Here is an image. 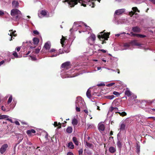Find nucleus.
Instances as JSON below:
<instances>
[{
  "label": "nucleus",
  "instance_id": "1",
  "mask_svg": "<svg viewBox=\"0 0 155 155\" xmlns=\"http://www.w3.org/2000/svg\"><path fill=\"white\" fill-rule=\"evenodd\" d=\"M11 15L12 16L13 20L18 21L21 17L22 14L18 9H14L11 11Z\"/></svg>",
  "mask_w": 155,
  "mask_h": 155
},
{
  "label": "nucleus",
  "instance_id": "2",
  "mask_svg": "<svg viewBox=\"0 0 155 155\" xmlns=\"http://www.w3.org/2000/svg\"><path fill=\"white\" fill-rule=\"evenodd\" d=\"M85 1H84V2L87 3L88 1V0H85ZM64 2H67L68 3L69 5L71 7H72L74 6L75 5L77 4L78 2L81 3L82 5L84 7L86 6V5L84 3V1L82 0H65Z\"/></svg>",
  "mask_w": 155,
  "mask_h": 155
},
{
  "label": "nucleus",
  "instance_id": "3",
  "mask_svg": "<svg viewBox=\"0 0 155 155\" xmlns=\"http://www.w3.org/2000/svg\"><path fill=\"white\" fill-rule=\"evenodd\" d=\"M84 103V101L82 100L81 97H77L75 105L76 110L77 111H80V108L82 107V105Z\"/></svg>",
  "mask_w": 155,
  "mask_h": 155
},
{
  "label": "nucleus",
  "instance_id": "4",
  "mask_svg": "<svg viewBox=\"0 0 155 155\" xmlns=\"http://www.w3.org/2000/svg\"><path fill=\"white\" fill-rule=\"evenodd\" d=\"M135 118L138 123H140L142 124L145 123L147 120L144 116L140 115L136 116Z\"/></svg>",
  "mask_w": 155,
  "mask_h": 155
},
{
  "label": "nucleus",
  "instance_id": "5",
  "mask_svg": "<svg viewBox=\"0 0 155 155\" xmlns=\"http://www.w3.org/2000/svg\"><path fill=\"white\" fill-rule=\"evenodd\" d=\"M33 41L34 44L35 45V46H32L31 45L32 44L31 43V41H29L26 42V43H28L29 47H30V48L32 49L35 48L36 47V45L38 43L39 40L37 38H34L33 39Z\"/></svg>",
  "mask_w": 155,
  "mask_h": 155
},
{
  "label": "nucleus",
  "instance_id": "6",
  "mask_svg": "<svg viewBox=\"0 0 155 155\" xmlns=\"http://www.w3.org/2000/svg\"><path fill=\"white\" fill-rule=\"evenodd\" d=\"M95 39L96 36L95 35L93 34H91L90 36L88 37L87 40L88 43L91 45H92L94 43Z\"/></svg>",
  "mask_w": 155,
  "mask_h": 155
},
{
  "label": "nucleus",
  "instance_id": "7",
  "mask_svg": "<svg viewBox=\"0 0 155 155\" xmlns=\"http://www.w3.org/2000/svg\"><path fill=\"white\" fill-rule=\"evenodd\" d=\"M104 31L103 32H102L100 33L101 35H99L98 36V38L100 39L101 38H104L105 39L107 40V38L108 37L110 33H104Z\"/></svg>",
  "mask_w": 155,
  "mask_h": 155
},
{
  "label": "nucleus",
  "instance_id": "8",
  "mask_svg": "<svg viewBox=\"0 0 155 155\" xmlns=\"http://www.w3.org/2000/svg\"><path fill=\"white\" fill-rule=\"evenodd\" d=\"M8 147L7 144H5L3 145L0 149V152L2 154L4 153L6 151Z\"/></svg>",
  "mask_w": 155,
  "mask_h": 155
},
{
  "label": "nucleus",
  "instance_id": "9",
  "mask_svg": "<svg viewBox=\"0 0 155 155\" xmlns=\"http://www.w3.org/2000/svg\"><path fill=\"white\" fill-rule=\"evenodd\" d=\"M81 26L78 25V24H74L73 25L72 28L70 29V31L71 32L72 30L74 31H77Z\"/></svg>",
  "mask_w": 155,
  "mask_h": 155
},
{
  "label": "nucleus",
  "instance_id": "10",
  "mask_svg": "<svg viewBox=\"0 0 155 155\" xmlns=\"http://www.w3.org/2000/svg\"><path fill=\"white\" fill-rule=\"evenodd\" d=\"M132 9L133 10L134 12L131 11L129 13V15L130 16H132L136 11H137L138 12H139V11L138 10L137 8L136 7H133L132 8Z\"/></svg>",
  "mask_w": 155,
  "mask_h": 155
},
{
  "label": "nucleus",
  "instance_id": "11",
  "mask_svg": "<svg viewBox=\"0 0 155 155\" xmlns=\"http://www.w3.org/2000/svg\"><path fill=\"white\" fill-rule=\"evenodd\" d=\"M98 128L100 131H103L105 129L104 126L102 123H100L98 124Z\"/></svg>",
  "mask_w": 155,
  "mask_h": 155
},
{
  "label": "nucleus",
  "instance_id": "12",
  "mask_svg": "<svg viewBox=\"0 0 155 155\" xmlns=\"http://www.w3.org/2000/svg\"><path fill=\"white\" fill-rule=\"evenodd\" d=\"M70 65V63L69 62H67L62 64L61 67L62 68H66V69H68V67Z\"/></svg>",
  "mask_w": 155,
  "mask_h": 155
},
{
  "label": "nucleus",
  "instance_id": "13",
  "mask_svg": "<svg viewBox=\"0 0 155 155\" xmlns=\"http://www.w3.org/2000/svg\"><path fill=\"white\" fill-rule=\"evenodd\" d=\"M125 10L124 9H121L116 10L115 13V15H119L125 12Z\"/></svg>",
  "mask_w": 155,
  "mask_h": 155
},
{
  "label": "nucleus",
  "instance_id": "14",
  "mask_svg": "<svg viewBox=\"0 0 155 155\" xmlns=\"http://www.w3.org/2000/svg\"><path fill=\"white\" fill-rule=\"evenodd\" d=\"M50 47L51 45L50 43L47 42L45 44L43 50H44V49H45L46 50L48 51L50 48Z\"/></svg>",
  "mask_w": 155,
  "mask_h": 155
},
{
  "label": "nucleus",
  "instance_id": "15",
  "mask_svg": "<svg viewBox=\"0 0 155 155\" xmlns=\"http://www.w3.org/2000/svg\"><path fill=\"white\" fill-rule=\"evenodd\" d=\"M41 14L43 16L48 17H49V13L48 12L45 10H42L41 11Z\"/></svg>",
  "mask_w": 155,
  "mask_h": 155
},
{
  "label": "nucleus",
  "instance_id": "16",
  "mask_svg": "<svg viewBox=\"0 0 155 155\" xmlns=\"http://www.w3.org/2000/svg\"><path fill=\"white\" fill-rule=\"evenodd\" d=\"M125 94L128 97H130L132 93L129 90V89L127 88L125 92Z\"/></svg>",
  "mask_w": 155,
  "mask_h": 155
},
{
  "label": "nucleus",
  "instance_id": "17",
  "mask_svg": "<svg viewBox=\"0 0 155 155\" xmlns=\"http://www.w3.org/2000/svg\"><path fill=\"white\" fill-rule=\"evenodd\" d=\"M125 124L124 122H121L120 126V131L123 130H124L125 128Z\"/></svg>",
  "mask_w": 155,
  "mask_h": 155
},
{
  "label": "nucleus",
  "instance_id": "18",
  "mask_svg": "<svg viewBox=\"0 0 155 155\" xmlns=\"http://www.w3.org/2000/svg\"><path fill=\"white\" fill-rule=\"evenodd\" d=\"M132 45V43H125L124 45V47L125 48L124 49H130V47Z\"/></svg>",
  "mask_w": 155,
  "mask_h": 155
},
{
  "label": "nucleus",
  "instance_id": "19",
  "mask_svg": "<svg viewBox=\"0 0 155 155\" xmlns=\"http://www.w3.org/2000/svg\"><path fill=\"white\" fill-rule=\"evenodd\" d=\"M132 30L134 32H139L140 31V29L137 26L133 27Z\"/></svg>",
  "mask_w": 155,
  "mask_h": 155
},
{
  "label": "nucleus",
  "instance_id": "20",
  "mask_svg": "<svg viewBox=\"0 0 155 155\" xmlns=\"http://www.w3.org/2000/svg\"><path fill=\"white\" fill-rule=\"evenodd\" d=\"M122 142L119 140H118V141L117 142V146L120 149V150H121V148L122 147Z\"/></svg>",
  "mask_w": 155,
  "mask_h": 155
},
{
  "label": "nucleus",
  "instance_id": "21",
  "mask_svg": "<svg viewBox=\"0 0 155 155\" xmlns=\"http://www.w3.org/2000/svg\"><path fill=\"white\" fill-rule=\"evenodd\" d=\"M109 150L110 153H114L116 151V149L114 147H110L109 148Z\"/></svg>",
  "mask_w": 155,
  "mask_h": 155
},
{
  "label": "nucleus",
  "instance_id": "22",
  "mask_svg": "<svg viewBox=\"0 0 155 155\" xmlns=\"http://www.w3.org/2000/svg\"><path fill=\"white\" fill-rule=\"evenodd\" d=\"M12 4L13 7L15 8L18 6V3L17 1H14L12 2Z\"/></svg>",
  "mask_w": 155,
  "mask_h": 155
},
{
  "label": "nucleus",
  "instance_id": "23",
  "mask_svg": "<svg viewBox=\"0 0 155 155\" xmlns=\"http://www.w3.org/2000/svg\"><path fill=\"white\" fill-rule=\"evenodd\" d=\"M72 140L74 144L77 146L78 145V142L77 138L75 137H73Z\"/></svg>",
  "mask_w": 155,
  "mask_h": 155
},
{
  "label": "nucleus",
  "instance_id": "24",
  "mask_svg": "<svg viewBox=\"0 0 155 155\" xmlns=\"http://www.w3.org/2000/svg\"><path fill=\"white\" fill-rule=\"evenodd\" d=\"M72 124L74 126H75L78 124V121L76 119L74 118L72 120Z\"/></svg>",
  "mask_w": 155,
  "mask_h": 155
},
{
  "label": "nucleus",
  "instance_id": "25",
  "mask_svg": "<svg viewBox=\"0 0 155 155\" xmlns=\"http://www.w3.org/2000/svg\"><path fill=\"white\" fill-rule=\"evenodd\" d=\"M72 128L71 127H69L66 129V132L68 133H71L72 132Z\"/></svg>",
  "mask_w": 155,
  "mask_h": 155
},
{
  "label": "nucleus",
  "instance_id": "26",
  "mask_svg": "<svg viewBox=\"0 0 155 155\" xmlns=\"http://www.w3.org/2000/svg\"><path fill=\"white\" fill-rule=\"evenodd\" d=\"M68 146L69 148L71 149H73L74 148V147L73 143L71 142H70L68 143Z\"/></svg>",
  "mask_w": 155,
  "mask_h": 155
},
{
  "label": "nucleus",
  "instance_id": "27",
  "mask_svg": "<svg viewBox=\"0 0 155 155\" xmlns=\"http://www.w3.org/2000/svg\"><path fill=\"white\" fill-rule=\"evenodd\" d=\"M54 125L55 127L58 126V128H60L61 127V124L60 122L58 123L57 122H54Z\"/></svg>",
  "mask_w": 155,
  "mask_h": 155
},
{
  "label": "nucleus",
  "instance_id": "28",
  "mask_svg": "<svg viewBox=\"0 0 155 155\" xmlns=\"http://www.w3.org/2000/svg\"><path fill=\"white\" fill-rule=\"evenodd\" d=\"M15 31H14L10 32V33H8V34L10 36H11L12 37L11 38V39H10V41H11L12 40V36H16V34H15Z\"/></svg>",
  "mask_w": 155,
  "mask_h": 155
},
{
  "label": "nucleus",
  "instance_id": "29",
  "mask_svg": "<svg viewBox=\"0 0 155 155\" xmlns=\"http://www.w3.org/2000/svg\"><path fill=\"white\" fill-rule=\"evenodd\" d=\"M86 95L87 97L89 98H90L91 97V92L89 89H88L86 93Z\"/></svg>",
  "mask_w": 155,
  "mask_h": 155
},
{
  "label": "nucleus",
  "instance_id": "30",
  "mask_svg": "<svg viewBox=\"0 0 155 155\" xmlns=\"http://www.w3.org/2000/svg\"><path fill=\"white\" fill-rule=\"evenodd\" d=\"M84 142L85 145L88 147L91 148L92 146V145L91 144L87 142L84 141Z\"/></svg>",
  "mask_w": 155,
  "mask_h": 155
},
{
  "label": "nucleus",
  "instance_id": "31",
  "mask_svg": "<svg viewBox=\"0 0 155 155\" xmlns=\"http://www.w3.org/2000/svg\"><path fill=\"white\" fill-rule=\"evenodd\" d=\"M65 38L64 37L62 36V38L61 39V44L62 45V46L64 44V41H65Z\"/></svg>",
  "mask_w": 155,
  "mask_h": 155
},
{
  "label": "nucleus",
  "instance_id": "32",
  "mask_svg": "<svg viewBox=\"0 0 155 155\" xmlns=\"http://www.w3.org/2000/svg\"><path fill=\"white\" fill-rule=\"evenodd\" d=\"M132 44L137 46H140L142 44L137 42L136 41H134L132 42Z\"/></svg>",
  "mask_w": 155,
  "mask_h": 155
},
{
  "label": "nucleus",
  "instance_id": "33",
  "mask_svg": "<svg viewBox=\"0 0 155 155\" xmlns=\"http://www.w3.org/2000/svg\"><path fill=\"white\" fill-rule=\"evenodd\" d=\"M118 114L122 116H124L127 115V113L124 111L122 112H118Z\"/></svg>",
  "mask_w": 155,
  "mask_h": 155
},
{
  "label": "nucleus",
  "instance_id": "34",
  "mask_svg": "<svg viewBox=\"0 0 155 155\" xmlns=\"http://www.w3.org/2000/svg\"><path fill=\"white\" fill-rule=\"evenodd\" d=\"M12 95H11L9 97L7 102V104H9V103H11L12 100Z\"/></svg>",
  "mask_w": 155,
  "mask_h": 155
},
{
  "label": "nucleus",
  "instance_id": "35",
  "mask_svg": "<svg viewBox=\"0 0 155 155\" xmlns=\"http://www.w3.org/2000/svg\"><path fill=\"white\" fill-rule=\"evenodd\" d=\"M114 95H111L110 96H107L106 97L107 98L109 99H112L114 97Z\"/></svg>",
  "mask_w": 155,
  "mask_h": 155
},
{
  "label": "nucleus",
  "instance_id": "36",
  "mask_svg": "<svg viewBox=\"0 0 155 155\" xmlns=\"http://www.w3.org/2000/svg\"><path fill=\"white\" fill-rule=\"evenodd\" d=\"M137 37L138 38H144L146 36L141 34H137Z\"/></svg>",
  "mask_w": 155,
  "mask_h": 155
},
{
  "label": "nucleus",
  "instance_id": "37",
  "mask_svg": "<svg viewBox=\"0 0 155 155\" xmlns=\"http://www.w3.org/2000/svg\"><path fill=\"white\" fill-rule=\"evenodd\" d=\"M153 102L155 103V99L154 100H153ZM148 110L149 111H150L151 112L155 111V108L152 109L150 108L148 109Z\"/></svg>",
  "mask_w": 155,
  "mask_h": 155
},
{
  "label": "nucleus",
  "instance_id": "38",
  "mask_svg": "<svg viewBox=\"0 0 155 155\" xmlns=\"http://www.w3.org/2000/svg\"><path fill=\"white\" fill-rule=\"evenodd\" d=\"M40 49H41V48H36L35 50V53H36V54H38V53H39V52L40 50Z\"/></svg>",
  "mask_w": 155,
  "mask_h": 155
},
{
  "label": "nucleus",
  "instance_id": "39",
  "mask_svg": "<svg viewBox=\"0 0 155 155\" xmlns=\"http://www.w3.org/2000/svg\"><path fill=\"white\" fill-rule=\"evenodd\" d=\"M113 94L118 96H119L120 95V94L117 92H116V91H114L113 92Z\"/></svg>",
  "mask_w": 155,
  "mask_h": 155
},
{
  "label": "nucleus",
  "instance_id": "40",
  "mask_svg": "<svg viewBox=\"0 0 155 155\" xmlns=\"http://www.w3.org/2000/svg\"><path fill=\"white\" fill-rule=\"evenodd\" d=\"M114 107H110L109 108V111L111 112L114 111Z\"/></svg>",
  "mask_w": 155,
  "mask_h": 155
},
{
  "label": "nucleus",
  "instance_id": "41",
  "mask_svg": "<svg viewBox=\"0 0 155 155\" xmlns=\"http://www.w3.org/2000/svg\"><path fill=\"white\" fill-rule=\"evenodd\" d=\"M13 54L15 57L18 58V57L17 53L16 52H14Z\"/></svg>",
  "mask_w": 155,
  "mask_h": 155
},
{
  "label": "nucleus",
  "instance_id": "42",
  "mask_svg": "<svg viewBox=\"0 0 155 155\" xmlns=\"http://www.w3.org/2000/svg\"><path fill=\"white\" fill-rule=\"evenodd\" d=\"M87 126H88V128H92L94 126V125L92 124H87Z\"/></svg>",
  "mask_w": 155,
  "mask_h": 155
},
{
  "label": "nucleus",
  "instance_id": "43",
  "mask_svg": "<svg viewBox=\"0 0 155 155\" xmlns=\"http://www.w3.org/2000/svg\"><path fill=\"white\" fill-rule=\"evenodd\" d=\"M126 34V33L125 32H123L122 33L116 34L115 35L116 36L119 37V36H120L121 34Z\"/></svg>",
  "mask_w": 155,
  "mask_h": 155
},
{
  "label": "nucleus",
  "instance_id": "44",
  "mask_svg": "<svg viewBox=\"0 0 155 155\" xmlns=\"http://www.w3.org/2000/svg\"><path fill=\"white\" fill-rule=\"evenodd\" d=\"M115 83H111L107 84V85H106V86L107 87H110L113 85Z\"/></svg>",
  "mask_w": 155,
  "mask_h": 155
},
{
  "label": "nucleus",
  "instance_id": "45",
  "mask_svg": "<svg viewBox=\"0 0 155 155\" xmlns=\"http://www.w3.org/2000/svg\"><path fill=\"white\" fill-rule=\"evenodd\" d=\"M118 108L116 107H114V112H115L116 113H118Z\"/></svg>",
  "mask_w": 155,
  "mask_h": 155
},
{
  "label": "nucleus",
  "instance_id": "46",
  "mask_svg": "<svg viewBox=\"0 0 155 155\" xmlns=\"http://www.w3.org/2000/svg\"><path fill=\"white\" fill-rule=\"evenodd\" d=\"M2 119L8 117V116L6 115H2Z\"/></svg>",
  "mask_w": 155,
  "mask_h": 155
},
{
  "label": "nucleus",
  "instance_id": "47",
  "mask_svg": "<svg viewBox=\"0 0 155 155\" xmlns=\"http://www.w3.org/2000/svg\"><path fill=\"white\" fill-rule=\"evenodd\" d=\"M105 84L104 83H101L100 84H97V86H105Z\"/></svg>",
  "mask_w": 155,
  "mask_h": 155
},
{
  "label": "nucleus",
  "instance_id": "48",
  "mask_svg": "<svg viewBox=\"0 0 155 155\" xmlns=\"http://www.w3.org/2000/svg\"><path fill=\"white\" fill-rule=\"evenodd\" d=\"M33 33L34 34L36 35H38L39 34L37 30H35L33 31Z\"/></svg>",
  "mask_w": 155,
  "mask_h": 155
},
{
  "label": "nucleus",
  "instance_id": "49",
  "mask_svg": "<svg viewBox=\"0 0 155 155\" xmlns=\"http://www.w3.org/2000/svg\"><path fill=\"white\" fill-rule=\"evenodd\" d=\"M130 34H131V36H134V37L136 36L137 37V34H135L134 33H133L132 32H131L130 33Z\"/></svg>",
  "mask_w": 155,
  "mask_h": 155
},
{
  "label": "nucleus",
  "instance_id": "50",
  "mask_svg": "<svg viewBox=\"0 0 155 155\" xmlns=\"http://www.w3.org/2000/svg\"><path fill=\"white\" fill-rule=\"evenodd\" d=\"M27 133L28 135H31V133L30 130H28L27 131Z\"/></svg>",
  "mask_w": 155,
  "mask_h": 155
},
{
  "label": "nucleus",
  "instance_id": "51",
  "mask_svg": "<svg viewBox=\"0 0 155 155\" xmlns=\"http://www.w3.org/2000/svg\"><path fill=\"white\" fill-rule=\"evenodd\" d=\"M98 51H101L104 53H105L106 52H107V51L106 50H104V49H99L98 50Z\"/></svg>",
  "mask_w": 155,
  "mask_h": 155
},
{
  "label": "nucleus",
  "instance_id": "52",
  "mask_svg": "<svg viewBox=\"0 0 155 155\" xmlns=\"http://www.w3.org/2000/svg\"><path fill=\"white\" fill-rule=\"evenodd\" d=\"M83 152V149H80L79 151V154H82V153Z\"/></svg>",
  "mask_w": 155,
  "mask_h": 155
},
{
  "label": "nucleus",
  "instance_id": "53",
  "mask_svg": "<svg viewBox=\"0 0 155 155\" xmlns=\"http://www.w3.org/2000/svg\"><path fill=\"white\" fill-rule=\"evenodd\" d=\"M137 96L136 95H133L132 96V97H131V99H136V98H137Z\"/></svg>",
  "mask_w": 155,
  "mask_h": 155
},
{
  "label": "nucleus",
  "instance_id": "54",
  "mask_svg": "<svg viewBox=\"0 0 155 155\" xmlns=\"http://www.w3.org/2000/svg\"><path fill=\"white\" fill-rule=\"evenodd\" d=\"M4 14V13L3 11L0 10V16H2Z\"/></svg>",
  "mask_w": 155,
  "mask_h": 155
},
{
  "label": "nucleus",
  "instance_id": "55",
  "mask_svg": "<svg viewBox=\"0 0 155 155\" xmlns=\"http://www.w3.org/2000/svg\"><path fill=\"white\" fill-rule=\"evenodd\" d=\"M149 1L155 5V0H149Z\"/></svg>",
  "mask_w": 155,
  "mask_h": 155
},
{
  "label": "nucleus",
  "instance_id": "56",
  "mask_svg": "<svg viewBox=\"0 0 155 155\" xmlns=\"http://www.w3.org/2000/svg\"><path fill=\"white\" fill-rule=\"evenodd\" d=\"M31 133H35V131L33 129H31L30 130Z\"/></svg>",
  "mask_w": 155,
  "mask_h": 155
},
{
  "label": "nucleus",
  "instance_id": "57",
  "mask_svg": "<svg viewBox=\"0 0 155 155\" xmlns=\"http://www.w3.org/2000/svg\"><path fill=\"white\" fill-rule=\"evenodd\" d=\"M55 50L54 49H52L50 50V51H49L50 52H54L55 51Z\"/></svg>",
  "mask_w": 155,
  "mask_h": 155
},
{
  "label": "nucleus",
  "instance_id": "58",
  "mask_svg": "<svg viewBox=\"0 0 155 155\" xmlns=\"http://www.w3.org/2000/svg\"><path fill=\"white\" fill-rule=\"evenodd\" d=\"M59 54H55L52 55L50 57H56Z\"/></svg>",
  "mask_w": 155,
  "mask_h": 155
},
{
  "label": "nucleus",
  "instance_id": "59",
  "mask_svg": "<svg viewBox=\"0 0 155 155\" xmlns=\"http://www.w3.org/2000/svg\"><path fill=\"white\" fill-rule=\"evenodd\" d=\"M15 124L16 125H20V124L19 122L18 121H16L15 122Z\"/></svg>",
  "mask_w": 155,
  "mask_h": 155
},
{
  "label": "nucleus",
  "instance_id": "60",
  "mask_svg": "<svg viewBox=\"0 0 155 155\" xmlns=\"http://www.w3.org/2000/svg\"><path fill=\"white\" fill-rule=\"evenodd\" d=\"M7 120H8L9 121H10L11 122V123H13L12 121V120L10 119V118H7Z\"/></svg>",
  "mask_w": 155,
  "mask_h": 155
},
{
  "label": "nucleus",
  "instance_id": "61",
  "mask_svg": "<svg viewBox=\"0 0 155 155\" xmlns=\"http://www.w3.org/2000/svg\"><path fill=\"white\" fill-rule=\"evenodd\" d=\"M2 110L4 111H5L6 110L5 108L3 106L2 107Z\"/></svg>",
  "mask_w": 155,
  "mask_h": 155
},
{
  "label": "nucleus",
  "instance_id": "62",
  "mask_svg": "<svg viewBox=\"0 0 155 155\" xmlns=\"http://www.w3.org/2000/svg\"><path fill=\"white\" fill-rule=\"evenodd\" d=\"M20 49H21V48L20 47H18L16 48V50H17V51L18 52L20 50Z\"/></svg>",
  "mask_w": 155,
  "mask_h": 155
},
{
  "label": "nucleus",
  "instance_id": "63",
  "mask_svg": "<svg viewBox=\"0 0 155 155\" xmlns=\"http://www.w3.org/2000/svg\"><path fill=\"white\" fill-rule=\"evenodd\" d=\"M67 155H73V154L71 152H69L68 153Z\"/></svg>",
  "mask_w": 155,
  "mask_h": 155
},
{
  "label": "nucleus",
  "instance_id": "64",
  "mask_svg": "<svg viewBox=\"0 0 155 155\" xmlns=\"http://www.w3.org/2000/svg\"><path fill=\"white\" fill-rule=\"evenodd\" d=\"M84 25L86 26V28L88 30H89V29H90V28L88 26H87L85 24H84Z\"/></svg>",
  "mask_w": 155,
  "mask_h": 155
}]
</instances>
